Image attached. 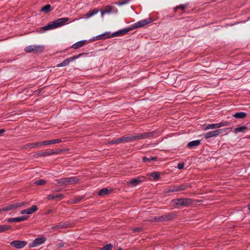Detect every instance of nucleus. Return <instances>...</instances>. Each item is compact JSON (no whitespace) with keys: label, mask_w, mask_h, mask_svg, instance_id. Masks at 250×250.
Wrapping results in <instances>:
<instances>
[{"label":"nucleus","mask_w":250,"mask_h":250,"mask_svg":"<svg viewBox=\"0 0 250 250\" xmlns=\"http://www.w3.org/2000/svg\"><path fill=\"white\" fill-rule=\"evenodd\" d=\"M151 21L152 20L151 18H148L147 19H145L139 21L133 24L131 27L121 29L117 32H114L111 34V36L114 37L122 36L133 29L143 27L146 24L150 23V22H151Z\"/></svg>","instance_id":"nucleus-1"},{"label":"nucleus","mask_w":250,"mask_h":250,"mask_svg":"<svg viewBox=\"0 0 250 250\" xmlns=\"http://www.w3.org/2000/svg\"><path fill=\"white\" fill-rule=\"evenodd\" d=\"M156 133V131L150 132H145L138 134L136 135H131L129 136L123 137L124 142H131L136 140L145 139L147 138L153 136Z\"/></svg>","instance_id":"nucleus-2"},{"label":"nucleus","mask_w":250,"mask_h":250,"mask_svg":"<svg viewBox=\"0 0 250 250\" xmlns=\"http://www.w3.org/2000/svg\"><path fill=\"white\" fill-rule=\"evenodd\" d=\"M68 20L69 19L67 18L58 19L55 21L50 22L47 25L42 27V28L44 30H49L55 29L64 25L68 21Z\"/></svg>","instance_id":"nucleus-3"},{"label":"nucleus","mask_w":250,"mask_h":250,"mask_svg":"<svg viewBox=\"0 0 250 250\" xmlns=\"http://www.w3.org/2000/svg\"><path fill=\"white\" fill-rule=\"evenodd\" d=\"M56 181L57 186H62L76 184L78 182L79 178L77 177H70L57 179Z\"/></svg>","instance_id":"nucleus-4"},{"label":"nucleus","mask_w":250,"mask_h":250,"mask_svg":"<svg viewBox=\"0 0 250 250\" xmlns=\"http://www.w3.org/2000/svg\"><path fill=\"white\" fill-rule=\"evenodd\" d=\"M172 202L176 205L188 207L193 204V200L190 198H182L174 199Z\"/></svg>","instance_id":"nucleus-5"},{"label":"nucleus","mask_w":250,"mask_h":250,"mask_svg":"<svg viewBox=\"0 0 250 250\" xmlns=\"http://www.w3.org/2000/svg\"><path fill=\"white\" fill-rule=\"evenodd\" d=\"M190 187V186L187 184H183L178 186H174L170 188L166 189L164 193H168L169 192H179L186 190L188 188Z\"/></svg>","instance_id":"nucleus-6"},{"label":"nucleus","mask_w":250,"mask_h":250,"mask_svg":"<svg viewBox=\"0 0 250 250\" xmlns=\"http://www.w3.org/2000/svg\"><path fill=\"white\" fill-rule=\"evenodd\" d=\"M26 203L25 202H17L3 207L0 209V212L2 211H10L15 210L18 208H21L24 206Z\"/></svg>","instance_id":"nucleus-7"},{"label":"nucleus","mask_w":250,"mask_h":250,"mask_svg":"<svg viewBox=\"0 0 250 250\" xmlns=\"http://www.w3.org/2000/svg\"><path fill=\"white\" fill-rule=\"evenodd\" d=\"M228 128L218 129L215 130L208 131L203 134L205 139H208L213 137H217L220 134L226 131Z\"/></svg>","instance_id":"nucleus-8"},{"label":"nucleus","mask_w":250,"mask_h":250,"mask_svg":"<svg viewBox=\"0 0 250 250\" xmlns=\"http://www.w3.org/2000/svg\"><path fill=\"white\" fill-rule=\"evenodd\" d=\"M173 215L171 213H167L161 216H155L152 221L156 222H162L171 220Z\"/></svg>","instance_id":"nucleus-9"},{"label":"nucleus","mask_w":250,"mask_h":250,"mask_svg":"<svg viewBox=\"0 0 250 250\" xmlns=\"http://www.w3.org/2000/svg\"><path fill=\"white\" fill-rule=\"evenodd\" d=\"M44 48V47L42 45H31L26 46L24 50L27 53H36L42 51Z\"/></svg>","instance_id":"nucleus-10"},{"label":"nucleus","mask_w":250,"mask_h":250,"mask_svg":"<svg viewBox=\"0 0 250 250\" xmlns=\"http://www.w3.org/2000/svg\"><path fill=\"white\" fill-rule=\"evenodd\" d=\"M118 9L112 5H107L105 6L103 10L101 11V16L103 17L104 15L106 14H110L112 12L117 13Z\"/></svg>","instance_id":"nucleus-11"},{"label":"nucleus","mask_w":250,"mask_h":250,"mask_svg":"<svg viewBox=\"0 0 250 250\" xmlns=\"http://www.w3.org/2000/svg\"><path fill=\"white\" fill-rule=\"evenodd\" d=\"M10 245L16 249H21L27 245V242L25 241L15 240L10 242Z\"/></svg>","instance_id":"nucleus-12"},{"label":"nucleus","mask_w":250,"mask_h":250,"mask_svg":"<svg viewBox=\"0 0 250 250\" xmlns=\"http://www.w3.org/2000/svg\"><path fill=\"white\" fill-rule=\"evenodd\" d=\"M46 240L45 237H41L35 239L34 241L30 244V247H37L42 244H43Z\"/></svg>","instance_id":"nucleus-13"},{"label":"nucleus","mask_w":250,"mask_h":250,"mask_svg":"<svg viewBox=\"0 0 250 250\" xmlns=\"http://www.w3.org/2000/svg\"><path fill=\"white\" fill-rule=\"evenodd\" d=\"M38 208L36 205H33L30 208L22 210L21 212V214H31L36 211Z\"/></svg>","instance_id":"nucleus-14"},{"label":"nucleus","mask_w":250,"mask_h":250,"mask_svg":"<svg viewBox=\"0 0 250 250\" xmlns=\"http://www.w3.org/2000/svg\"><path fill=\"white\" fill-rule=\"evenodd\" d=\"M28 216H21L20 217H15V218H10L7 219V222L8 223H13V222H21L27 219Z\"/></svg>","instance_id":"nucleus-15"},{"label":"nucleus","mask_w":250,"mask_h":250,"mask_svg":"<svg viewBox=\"0 0 250 250\" xmlns=\"http://www.w3.org/2000/svg\"><path fill=\"white\" fill-rule=\"evenodd\" d=\"M68 227V225L63 223L60 222L57 225H54L49 228L50 230H57L59 229L67 228Z\"/></svg>","instance_id":"nucleus-16"},{"label":"nucleus","mask_w":250,"mask_h":250,"mask_svg":"<svg viewBox=\"0 0 250 250\" xmlns=\"http://www.w3.org/2000/svg\"><path fill=\"white\" fill-rule=\"evenodd\" d=\"M60 153L59 150L54 151L53 150H48L43 152L39 153V156L45 157L47 156H50L53 154H58Z\"/></svg>","instance_id":"nucleus-17"},{"label":"nucleus","mask_w":250,"mask_h":250,"mask_svg":"<svg viewBox=\"0 0 250 250\" xmlns=\"http://www.w3.org/2000/svg\"><path fill=\"white\" fill-rule=\"evenodd\" d=\"M62 142L61 139H57L54 140H47L42 142V145H49L54 144L60 143Z\"/></svg>","instance_id":"nucleus-18"},{"label":"nucleus","mask_w":250,"mask_h":250,"mask_svg":"<svg viewBox=\"0 0 250 250\" xmlns=\"http://www.w3.org/2000/svg\"><path fill=\"white\" fill-rule=\"evenodd\" d=\"M85 40L80 41L73 44L71 46V47L75 49H77L83 46L85 44Z\"/></svg>","instance_id":"nucleus-19"},{"label":"nucleus","mask_w":250,"mask_h":250,"mask_svg":"<svg viewBox=\"0 0 250 250\" xmlns=\"http://www.w3.org/2000/svg\"><path fill=\"white\" fill-rule=\"evenodd\" d=\"M41 146H42V142H36L27 144L24 147L25 148H33Z\"/></svg>","instance_id":"nucleus-20"},{"label":"nucleus","mask_w":250,"mask_h":250,"mask_svg":"<svg viewBox=\"0 0 250 250\" xmlns=\"http://www.w3.org/2000/svg\"><path fill=\"white\" fill-rule=\"evenodd\" d=\"M112 37H113L111 36V34L110 35V32H105L96 36L97 40H104Z\"/></svg>","instance_id":"nucleus-21"},{"label":"nucleus","mask_w":250,"mask_h":250,"mask_svg":"<svg viewBox=\"0 0 250 250\" xmlns=\"http://www.w3.org/2000/svg\"><path fill=\"white\" fill-rule=\"evenodd\" d=\"M201 143V141L199 140L192 141L190 142H189L188 145L187 146L188 148H192L193 147H195L196 146H198Z\"/></svg>","instance_id":"nucleus-22"},{"label":"nucleus","mask_w":250,"mask_h":250,"mask_svg":"<svg viewBox=\"0 0 250 250\" xmlns=\"http://www.w3.org/2000/svg\"><path fill=\"white\" fill-rule=\"evenodd\" d=\"M100 11L99 10L97 9H94L93 10L89 11L86 14L84 15V17L85 19H89L91 17L96 15Z\"/></svg>","instance_id":"nucleus-23"},{"label":"nucleus","mask_w":250,"mask_h":250,"mask_svg":"<svg viewBox=\"0 0 250 250\" xmlns=\"http://www.w3.org/2000/svg\"><path fill=\"white\" fill-rule=\"evenodd\" d=\"M143 180L140 178H133L129 181V183L132 186H136L140 184Z\"/></svg>","instance_id":"nucleus-24"},{"label":"nucleus","mask_w":250,"mask_h":250,"mask_svg":"<svg viewBox=\"0 0 250 250\" xmlns=\"http://www.w3.org/2000/svg\"><path fill=\"white\" fill-rule=\"evenodd\" d=\"M73 60V59L72 57H70L69 58H67L64 60L61 63L58 64L57 66V67H62V66H65L68 65L69 63L72 62Z\"/></svg>","instance_id":"nucleus-25"},{"label":"nucleus","mask_w":250,"mask_h":250,"mask_svg":"<svg viewBox=\"0 0 250 250\" xmlns=\"http://www.w3.org/2000/svg\"><path fill=\"white\" fill-rule=\"evenodd\" d=\"M203 126H204V129L205 130L211 129L218 128V126L217 123V124L204 125Z\"/></svg>","instance_id":"nucleus-26"},{"label":"nucleus","mask_w":250,"mask_h":250,"mask_svg":"<svg viewBox=\"0 0 250 250\" xmlns=\"http://www.w3.org/2000/svg\"><path fill=\"white\" fill-rule=\"evenodd\" d=\"M63 197V195L62 194H51L47 196V199L49 200H51L57 198H62Z\"/></svg>","instance_id":"nucleus-27"},{"label":"nucleus","mask_w":250,"mask_h":250,"mask_svg":"<svg viewBox=\"0 0 250 250\" xmlns=\"http://www.w3.org/2000/svg\"><path fill=\"white\" fill-rule=\"evenodd\" d=\"M247 129H248L247 126H246L245 125L241 126H239V127L234 128V132L235 133H237L238 132H244Z\"/></svg>","instance_id":"nucleus-28"},{"label":"nucleus","mask_w":250,"mask_h":250,"mask_svg":"<svg viewBox=\"0 0 250 250\" xmlns=\"http://www.w3.org/2000/svg\"><path fill=\"white\" fill-rule=\"evenodd\" d=\"M247 116V114L243 112H237L235 113L233 116L235 118L238 119H243L245 118Z\"/></svg>","instance_id":"nucleus-29"},{"label":"nucleus","mask_w":250,"mask_h":250,"mask_svg":"<svg viewBox=\"0 0 250 250\" xmlns=\"http://www.w3.org/2000/svg\"><path fill=\"white\" fill-rule=\"evenodd\" d=\"M110 193V190L107 188H104L101 189L98 192V195L104 196L107 195Z\"/></svg>","instance_id":"nucleus-30"},{"label":"nucleus","mask_w":250,"mask_h":250,"mask_svg":"<svg viewBox=\"0 0 250 250\" xmlns=\"http://www.w3.org/2000/svg\"><path fill=\"white\" fill-rule=\"evenodd\" d=\"M52 10L51 6L50 4H46L41 9V12H44L47 13Z\"/></svg>","instance_id":"nucleus-31"},{"label":"nucleus","mask_w":250,"mask_h":250,"mask_svg":"<svg viewBox=\"0 0 250 250\" xmlns=\"http://www.w3.org/2000/svg\"><path fill=\"white\" fill-rule=\"evenodd\" d=\"M157 160L156 157H146V156L142 157V161L144 163H146L147 162H151L152 161H155Z\"/></svg>","instance_id":"nucleus-32"},{"label":"nucleus","mask_w":250,"mask_h":250,"mask_svg":"<svg viewBox=\"0 0 250 250\" xmlns=\"http://www.w3.org/2000/svg\"><path fill=\"white\" fill-rule=\"evenodd\" d=\"M10 229L11 227L10 226L6 225H0V232L5 231L7 230Z\"/></svg>","instance_id":"nucleus-33"},{"label":"nucleus","mask_w":250,"mask_h":250,"mask_svg":"<svg viewBox=\"0 0 250 250\" xmlns=\"http://www.w3.org/2000/svg\"><path fill=\"white\" fill-rule=\"evenodd\" d=\"M150 176L153 178L154 180H157L160 177V174L158 172H153L150 173Z\"/></svg>","instance_id":"nucleus-34"},{"label":"nucleus","mask_w":250,"mask_h":250,"mask_svg":"<svg viewBox=\"0 0 250 250\" xmlns=\"http://www.w3.org/2000/svg\"><path fill=\"white\" fill-rule=\"evenodd\" d=\"M122 142H124L123 137H121V138H118L115 140L111 141L109 142L108 143L110 145H113L114 144H119Z\"/></svg>","instance_id":"nucleus-35"},{"label":"nucleus","mask_w":250,"mask_h":250,"mask_svg":"<svg viewBox=\"0 0 250 250\" xmlns=\"http://www.w3.org/2000/svg\"><path fill=\"white\" fill-rule=\"evenodd\" d=\"M188 5V3L185 4H181L179 6H176L174 10L175 12L177 11V10L178 9H180L182 10H184Z\"/></svg>","instance_id":"nucleus-36"},{"label":"nucleus","mask_w":250,"mask_h":250,"mask_svg":"<svg viewBox=\"0 0 250 250\" xmlns=\"http://www.w3.org/2000/svg\"><path fill=\"white\" fill-rule=\"evenodd\" d=\"M59 242L56 245V248L57 249H60L63 247H66L67 246V244L62 242V241L59 240Z\"/></svg>","instance_id":"nucleus-37"},{"label":"nucleus","mask_w":250,"mask_h":250,"mask_svg":"<svg viewBox=\"0 0 250 250\" xmlns=\"http://www.w3.org/2000/svg\"><path fill=\"white\" fill-rule=\"evenodd\" d=\"M229 124H230V123L229 121H224V122H220L219 123H217V125L218 126V128L221 127H223V126L229 125Z\"/></svg>","instance_id":"nucleus-38"},{"label":"nucleus","mask_w":250,"mask_h":250,"mask_svg":"<svg viewBox=\"0 0 250 250\" xmlns=\"http://www.w3.org/2000/svg\"><path fill=\"white\" fill-rule=\"evenodd\" d=\"M112 248L113 245L111 244H109L100 248V250H111Z\"/></svg>","instance_id":"nucleus-39"},{"label":"nucleus","mask_w":250,"mask_h":250,"mask_svg":"<svg viewBox=\"0 0 250 250\" xmlns=\"http://www.w3.org/2000/svg\"><path fill=\"white\" fill-rule=\"evenodd\" d=\"M45 183H46V181L43 179H40L39 180H37L34 182L35 184H36L37 185H39V186L43 185L45 184Z\"/></svg>","instance_id":"nucleus-40"},{"label":"nucleus","mask_w":250,"mask_h":250,"mask_svg":"<svg viewBox=\"0 0 250 250\" xmlns=\"http://www.w3.org/2000/svg\"><path fill=\"white\" fill-rule=\"evenodd\" d=\"M83 198V197L82 196H79V197H76L75 198H74L73 199V202L74 203H77L78 202H79L80 200H81Z\"/></svg>","instance_id":"nucleus-41"},{"label":"nucleus","mask_w":250,"mask_h":250,"mask_svg":"<svg viewBox=\"0 0 250 250\" xmlns=\"http://www.w3.org/2000/svg\"><path fill=\"white\" fill-rule=\"evenodd\" d=\"M84 54V53H81L77 55L72 57V58L73 59V60H74L79 58L80 57L82 56Z\"/></svg>","instance_id":"nucleus-42"},{"label":"nucleus","mask_w":250,"mask_h":250,"mask_svg":"<svg viewBox=\"0 0 250 250\" xmlns=\"http://www.w3.org/2000/svg\"><path fill=\"white\" fill-rule=\"evenodd\" d=\"M141 230H142V228H139V227L133 228L132 229L133 232L134 233L140 232Z\"/></svg>","instance_id":"nucleus-43"},{"label":"nucleus","mask_w":250,"mask_h":250,"mask_svg":"<svg viewBox=\"0 0 250 250\" xmlns=\"http://www.w3.org/2000/svg\"><path fill=\"white\" fill-rule=\"evenodd\" d=\"M184 163H178L177 165V168L179 169H182L184 168Z\"/></svg>","instance_id":"nucleus-44"},{"label":"nucleus","mask_w":250,"mask_h":250,"mask_svg":"<svg viewBox=\"0 0 250 250\" xmlns=\"http://www.w3.org/2000/svg\"><path fill=\"white\" fill-rule=\"evenodd\" d=\"M129 0H123L122 2L119 3V5H122L126 4L128 2Z\"/></svg>","instance_id":"nucleus-45"},{"label":"nucleus","mask_w":250,"mask_h":250,"mask_svg":"<svg viewBox=\"0 0 250 250\" xmlns=\"http://www.w3.org/2000/svg\"><path fill=\"white\" fill-rule=\"evenodd\" d=\"M5 132V130L4 129H0V135Z\"/></svg>","instance_id":"nucleus-46"},{"label":"nucleus","mask_w":250,"mask_h":250,"mask_svg":"<svg viewBox=\"0 0 250 250\" xmlns=\"http://www.w3.org/2000/svg\"><path fill=\"white\" fill-rule=\"evenodd\" d=\"M247 208L249 210H250V204L247 205Z\"/></svg>","instance_id":"nucleus-47"}]
</instances>
